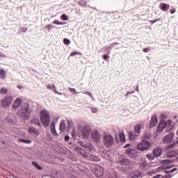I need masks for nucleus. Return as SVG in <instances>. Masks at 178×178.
<instances>
[{"label":"nucleus","instance_id":"nucleus-35","mask_svg":"<svg viewBox=\"0 0 178 178\" xmlns=\"http://www.w3.org/2000/svg\"><path fill=\"white\" fill-rule=\"evenodd\" d=\"M166 169H168L166 165H163L157 168V172H159L160 170H165Z\"/></svg>","mask_w":178,"mask_h":178},{"label":"nucleus","instance_id":"nucleus-54","mask_svg":"<svg viewBox=\"0 0 178 178\" xmlns=\"http://www.w3.org/2000/svg\"><path fill=\"white\" fill-rule=\"evenodd\" d=\"M102 58H103V59H104V60H106V59H108V58H109V55H108V54H104V55L102 56Z\"/></svg>","mask_w":178,"mask_h":178},{"label":"nucleus","instance_id":"nucleus-38","mask_svg":"<svg viewBox=\"0 0 178 178\" xmlns=\"http://www.w3.org/2000/svg\"><path fill=\"white\" fill-rule=\"evenodd\" d=\"M149 138H151V134L148 133V132H146L145 134H144V139L145 140H149Z\"/></svg>","mask_w":178,"mask_h":178},{"label":"nucleus","instance_id":"nucleus-25","mask_svg":"<svg viewBox=\"0 0 178 178\" xmlns=\"http://www.w3.org/2000/svg\"><path fill=\"white\" fill-rule=\"evenodd\" d=\"M90 159L91 161H92V162H99V161H101V159L99 158V156L93 154L90 156Z\"/></svg>","mask_w":178,"mask_h":178},{"label":"nucleus","instance_id":"nucleus-28","mask_svg":"<svg viewBox=\"0 0 178 178\" xmlns=\"http://www.w3.org/2000/svg\"><path fill=\"white\" fill-rule=\"evenodd\" d=\"M120 138L121 143H124V142L126 141V136L124 135V133H120Z\"/></svg>","mask_w":178,"mask_h":178},{"label":"nucleus","instance_id":"nucleus-37","mask_svg":"<svg viewBox=\"0 0 178 178\" xmlns=\"http://www.w3.org/2000/svg\"><path fill=\"white\" fill-rule=\"evenodd\" d=\"M54 27H55L54 25H52V24H48V25H47V26H46V30H47V31H51V30H52V29H53Z\"/></svg>","mask_w":178,"mask_h":178},{"label":"nucleus","instance_id":"nucleus-8","mask_svg":"<svg viewBox=\"0 0 178 178\" xmlns=\"http://www.w3.org/2000/svg\"><path fill=\"white\" fill-rule=\"evenodd\" d=\"M118 163H120V165L122 166H126L130 164V160L126 159L124 156H120L118 157Z\"/></svg>","mask_w":178,"mask_h":178},{"label":"nucleus","instance_id":"nucleus-58","mask_svg":"<svg viewBox=\"0 0 178 178\" xmlns=\"http://www.w3.org/2000/svg\"><path fill=\"white\" fill-rule=\"evenodd\" d=\"M85 94H86V95H89V97L92 98V94L90 92L86 91L85 92Z\"/></svg>","mask_w":178,"mask_h":178},{"label":"nucleus","instance_id":"nucleus-32","mask_svg":"<svg viewBox=\"0 0 178 178\" xmlns=\"http://www.w3.org/2000/svg\"><path fill=\"white\" fill-rule=\"evenodd\" d=\"M176 145H177V143H176V140H174L172 143H170L168 145L167 148L168 149L170 148H174V147H176Z\"/></svg>","mask_w":178,"mask_h":178},{"label":"nucleus","instance_id":"nucleus-19","mask_svg":"<svg viewBox=\"0 0 178 178\" xmlns=\"http://www.w3.org/2000/svg\"><path fill=\"white\" fill-rule=\"evenodd\" d=\"M176 162V160L174 159H164L160 161L161 165H169V163H173Z\"/></svg>","mask_w":178,"mask_h":178},{"label":"nucleus","instance_id":"nucleus-50","mask_svg":"<svg viewBox=\"0 0 178 178\" xmlns=\"http://www.w3.org/2000/svg\"><path fill=\"white\" fill-rule=\"evenodd\" d=\"M55 126H56L55 121H52L51 122L50 129H55Z\"/></svg>","mask_w":178,"mask_h":178},{"label":"nucleus","instance_id":"nucleus-26","mask_svg":"<svg viewBox=\"0 0 178 178\" xmlns=\"http://www.w3.org/2000/svg\"><path fill=\"white\" fill-rule=\"evenodd\" d=\"M60 131H65V130H66V124H65V120H62L60 122Z\"/></svg>","mask_w":178,"mask_h":178},{"label":"nucleus","instance_id":"nucleus-12","mask_svg":"<svg viewBox=\"0 0 178 178\" xmlns=\"http://www.w3.org/2000/svg\"><path fill=\"white\" fill-rule=\"evenodd\" d=\"M173 137H175V133L171 132L168 135L165 136L163 140L165 143H172V141L173 140Z\"/></svg>","mask_w":178,"mask_h":178},{"label":"nucleus","instance_id":"nucleus-64","mask_svg":"<svg viewBox=\"0 0 178 178\" xmlns=\"http://www.w3.org/2000/svg\"><path fill=\"white\" fill-rule=\"evenodd\" d=\"M161 177H162V175L159 174V175H156L154 176L152 178H161Z\"/></svg>","mask_w":178,"mask_h":178},{"label":"nucleus","instance_id":"nucleus-46","mask_svg":"<svg viewBox=\"0 0 178 178\" xmlns=\"http://www.w3.org/2000/svg\"><path fill=\"white\" fill-rule=\"evenodd\" d=\"M50 130H51V134H53V136H58V133L56 132V129H51Z\"/></svg>","mask_w":178,"mask_h":178},{"label":"nucleus","instance_id":"nucleus-4","mask_svg":"<svg viewBox=\"0 0 178 178\" xmlns=\"http://www.w3.org/2000/svg\"><path fill=\"white\" fill-rule=\"evenodd\" d=\"M151 147V142L144 139L141 143L137 145V149L138 151H147V149H149Z\"/></svg>","mask_w":178,"mask_h":178},{"label":"nucleus","instance_id":"nucleus-61","mask_svg":"<svg viewBox=\"0 0 178 178\" xmlns=\"http://www.w3.org/2000/svg\"><path fill=\"white\" fill-rule=\"evenodd\" d=\"M161 178H172V175H163Z\"/></svg>","mask_w":178,"mask_h":178},{"label":"nucleus","instance_id":"nucleus-42","mask_svg":"<svg viewBox=\"0 0 178 178\" xmlns=\"http://www.w3.org/2000/svg\"><path fill=\"white\" fill-rule=\"evenodd\" d=\"M112 47H104V49H106L107 54H111V51L112 50Z\"/></svg>","mask_w":178,"mask_h":178},{"label":"nucleus","instance_id":"nucleus-1","mask_svg":"<svg viewBox=\"0 0 178 178\" xmlns=\"http://www.w3.org/2000/svg\"><path fill=\"white\" fill-rule=\"evenodd\" d=\"M17 115L24 120H29L31 115V108H30V104L28 102L22 103L17 112Z\"/></svg>","mask_w":178,"mask_h":178},{"label":"nucleus","instance_id":"nucleus-63","mask_svg":"<svg viewBox=\"0 0 178 178\" xmlns=\"http://www.w3.org/2000/svg\"><path fill=\"white\" fill-rule=\"evenodd\" d=\"M170 13L171 15L176 13V9L173 8L172 10H170Z\"/></svg>","mask_w":178,"mask_h":178},{"label":"nucleus","instance_id":"nucleus-27","mask_svg":"<svg viewBox=\"0 0 178 178\" xmlns=\"http://www.w3.org/2000/svg\"><path fill=\"white\" fill-rule=\"evenodd\" d=\"M162 124H163V123L162 122V121H161L157 126V133H162V131H163V130L165 129H162Z\"/></svg>","mask_w":178,"mask_h":178},{"label":"nucleus","instance_id":"nucleus-3","mask_svg":"<svg viewBox=\"0 0 178 178\" xmlns=\"http://www.w3.org/2000/svg\"><path fill=\"white\" fill-rule=\"evenodd\" d=\"M103 143L106 148H111L115 145V139L111 135L107 134L104 136Z\"/></svg>","mask_w":178,"mask_h":178},{"label":"nucleus","instance_id":"nucleus-31","mask_svg":"<svg viewBox=\"0 0 178 178\" xmlns=\"http://www.w3.org/2000/svg\"><path fill=\"white\" fill-rule=\"evenodd\" d=\"M146 158L149 159V161H154L156 157H154L153 154H149L146 155Z\"/></svg>","mask_w":178,"mask_h":178},{"label":"nucleus","instance_id":"nucleus-59","mask_svg":"<svg viewBox=\"0 0 178 178\" xmlns=\"http://www.w3.org/2000/svg\"><path fill=\"white\" fill-rule=\"evenodd\" d=\"M172 130V127H165V131L169 132Z\"/></svg>","mask_w":178,"mask_h":178},{"label":"nucleus","instance_id":"nucleus-56","mask_svg":"<svg viewBox=\"0 0 178 178\" xmlns=\"http://www.w3.org/2000/svg\"><path fill=\"white\" fill-rule=\"evenodd\" d=\"M175 164H170L168 165H166L167 169H172V168H174Z\"/></svg>","mask_w":178,"mask_h":178},{"label":"nucleus","instance_id":"nucleus-55","mask_svg":"<svg viewBox=\"0 0 178 178\" xmlns=\"http://www.w3.org/2000/svg\"><path fill=\"white\" fill-rule=\"evenodd\" d=\"M72 124H73V122H70V120H68V122H67V129L72 127Z\"/></svg>","mask_w":178,"mask_h":178},{"label":"nucleus","instance_id":"nucleus-47","mask_svg":"<svg viewBox=\"0 0 178 178\" xmlns=\"http://www.w3.org/2000/svg\"><path fill=\"white\" fill-rule=\"evenodd\" d=\"M134 92H136L135 90L128 91L126 93L125 97H129V95H131V94H134Z\"/></svg>","mask_w":178,"mask_h":178},{"label":"nucleus","instance_id":"nucleus-13","mask_svg":"<svg viewBox=\"0 0 178 178\" xmlns=\"http://www.w3.org/2000/svg\"><path fill=\"white\" fill-rule=\"evenodd\" d=\"M178 155V149H172L166 154L167 158L171 159L172 158H176Z\"/></svg>","mask_w":178,"mask_h":178},{"label":"nucleus","instance_id":"nucleus-45","mask_svg":"<svg viewBox=\"0 0 178 178\" xmlns=\"http://www.w3.org/2000/svg\"><path fill=\"white\" fill-rule=\"evenodd\" d=\"M89 108L91 110L92 113H97L98 112V108Z\"/></svg>","mask_w":178,"mask_h":178},{"label":"nucleus","instance_id":"nucleus-15","mask_svg":"<svg viewBox=\"0 0 178 178\" xmlns=\"http://www.w3.org/2000/svg\"><path fill=\"white\" fill-rule=\"evenodd\" d=\"M152 154L154 158H159V156L162 155V148L156 147V148L154 149Z\"/></svg>","mask_w":178,"mask_h":178},{"label":"nucleus","instance_id":"nucleus-41","mask_svg":"<svg viewBox=\"0 0 178 178\" xmlns=\"http://www.w3.org/2000/svg\"><path fill=\"white\" fill-rule=\"evenodd\" d=\"M61 19L66 21V20H69V17H67V15H66V14H63L61 15Z\"/></svg>","mask_w":178,"mask_h":178},{"label":"nucleus","instance_id":"nucleus-44","mask_svg":"<svg viewBox=\"0 0 178 178\" xmlns=\"http://www.w3.org/2000/svg\"><path fill=\"white\" fill-rule=\"evenodd\" d=\"M129 138H130V140H134V134L133 133V131L129 132Z\"/></svg>","mask_w":178,"mask_h":178},{"label":"nucleus","instance_id":"nucleus-40","mask_svg":"<svg viewBox=\"0 0 178 178\" xmlns=\"http://www.w3.org/2000/svg\"><path fill=\"white\" fill-rule=\"evenodd\" d=\"M63 43L65 44V45H70V40L67 38H64Z\"/></svg>","mask_w":178,"mask_h":178},{"label":"nucleus","instance_id":"nucleus-16","mask_svg":"<svg viewBox=\"0 0 178 178\" xmlns=\"http://www.w3.org/2000/svg\"><path fill=\"white\" fill-rule=\"evenodd\" d=\"M143 175V172L140 170H134L130 173L131 178H138Z\"/></svg>","mask_w":178,"mask_h":178},{"label":"nucleus","instance_id":"nucleus-9","mask_svg":"<svg viewBox=\"0 0 178 178\" xmlns=\"http://www.w3.org/2000/svg\"><path fill=\"white\" fill-rule=\"evenodd\" d=\"M74 151L79 155L83 156V158H88V152H86V150L81 149L80 147H75Z\"/></svg>","mask_w":178,"mask_h":178},{"label":"nucleus","instance_id":"nucleus-51","mask_svg":"<svg viewBox=\"0 0 178 178\" xmlns=\"http://www.w3.org/2000/svg\"><path fill=\"white\" fill-rule=\"evenodd\" d=\"M149 51H151V48H149V47L144 48L143 49V51L145 52V53L149 52Z\"/></svg>","mask_w":178,"mask_h":178},{"label":"nucleus","instance_id":"nucleus-20","mask_svg":"<svg viewBox=\"0 0 178 178\" xmlns=\"http://www.w3.org/2000/svg\"><path fill=\"white\" fill-rule=\"evenodd\" d=\"M29 133H30V134H35V136H40V132L38 131V129L33 127L29 129Z\"/></svg>","mask_w":178,"mask_h":178},{"label":"nucleus","instance_id":"nucleus-17","mask_svg":"<svg viewBox=\"0 0 178 178\" xmlns=\"http://www.w3.org/2000/svg\"><path fill=\"white\" fill-rule=\"evenodd\" d=\"M169 8H170V5L165 3H161L159 4V8L161 10H163V12H168L169 10Z\"/></svg>","mask_w":178,"mask_h":178},{"label":"nucleus","instance_id":"nucleus-22","mask_svg":"<svg viewBox=\"0 0 178 178\" xmlns=\"http://www.w3.org/2000/svg\"><path fill=\"white\" fill-rule=\"evenodd\" d=\"M163 122L162 129H166V127H171L172 126V120H168L167 122L161 121Z\"/></svg>","mask_w":178,"mask_h":178},{"label":"nucleus","instance_id":"nucleus-18","mask_svg":"<svg viewBox=\"0 0 178 178\" xmlns=\"http://www.w3.org/2000/svg\"><path fill=\"white\" fill-rule=\"evenodd\" d=\"M47 88L48 90H51L52 91H54L56 94H58V95H62V92H58L56 91V88L55 87V84H52L51 86L50 84L46 85Z\"/></svg>","mask_w":178,"mask_h":178},{"label":"nucleus","instance_id":"nucleus-30","mask_svg":"<svg viewBox=\"0 0 178 178\" xmlns=\"http://www.w3.org/2000/svg\"><path fill=\"white\" fill-rule=\"evenodd\" d=\"M19 143H23L24 144H31V140H26L23 138L19 139Z\"/></svg>","mask_w":178,"mask_h":178},{"label":"nucleus","instance_id":"nucleus-2","mask_svg":"<svg viewBox=\"0 0 178 178\" xmlns=\"http://www.w3.org/2000/svg\"><path fill=\"white\" fill-rule=\"evenodd\" d=\"M40 122L43 125V127H49L51 123V118L49 117V113L47 110L40 111Z\"/></svg>","mask_w":178,"mask_h":178},{"label":"nucleus","instance_id":"nucleus-62","mask_svg":"<svg viewBox=\"0 0 178 178\" xmlns=\"http://www.w3.org/2000/svg\"><path fill=\"white\" fill-rule=\"evenodd\" d=\"M70 140V136L65 135V141H69Z\"/></svg>","mask_w":178,"mask_h":178},{"label":"nucleus","instance_id":"nucleus-21","mask_svg":"<svg viewBox=\"0 0 178 178\" xmlns=\"http://www.w3.org/2000/svg\"><path fill=\"white\" fill-rule=\"evenodd\" d=\"M32 124H35V126H38V127H41V122H40V119L38 118H33L31 121Z\"/></svg>","mask_w":178,"mask_h":178},{"label":"nucleus","instance_id":"nucleus-34","mask_svg":"<svg viewBox=\"0 0 178 178\" xmlns=\"http://www.w3.org/2000/svg\"><path fill=\"white\" fill-rule=\"evenodd\" d=\"M83 148H85L86 151H91V145L90 143H86Z\"/></svg>","mask_w":178,"mask_h":178},{"label":"nucleus","instance_id":"nucleus-39","mask_svg":"<svg viewBox=\"0 0 178 178\" xmlns=\"http://www.w3.org/2000/svg\"><path fill=\"white\" fill-rule=\"evenodd\" d=\"M87 4V1L86 0H80L79 1V5H81V6H86Z\"/></svg>","mask_w":178,"mask_h":178},{"label":"nucleus","instance_id":"nucleus-60","mask_svg":"<svg viewBox=\"0 0 178 178\" xmlns=\"http://www.w3.org/2000/svg\"><path fill=\"white\" fill-rule=\"evenodd\" d=\"M159 20H161V18H159L156 20H152L150 22H151L152 24H154V23H156V22H159Z\"/></svg>","mask_w":178,"mask_h":178},{"label":"nucleus","instance_id":"nucleus-29","mask_svg":"<svg viewBox=\"0 0 178 178\" xmlns=\"http://www.w3.org/2000/svg\"><path fill=\"white\" fill-rule=\"evenodd\" d=\"M0 78L3 79H6V72H5V70H0Z\"/></svg>","mask_w":178,"mask_h":178},{"label":"nucleus","instance_id":"nucleus-24","mask_svg":"<svg viewBox=\"0 0 178 178\" xmlns=\"http://www.w3.org/2000/svg\"><path fill=\"white\" fill-rule=\"evenodd\" d=\"M32 165L34 166L35 169H38V170H42L43 169L42 166L40 165V164H38V163H37L36 161H33Z\"/></svg>","mask_w":178,"mask_h":178},{"label":"nucleus","instance_id":"nucleus-5","mask_svg":"<svg viewBox=\"0 0 178 178\" xmlns=\"http://www.w3.org/2000/svg\"><path fill=\"white\" fill-rule=\"evenodd\" d=\"M91 138L92 141L96 143V144H99V143L101 142V134H99V131L97 129H94L91 132Z\"/></svg>","mask_w":178,"mask_h":178},{"label":"nucleus","instance_id":"nucleus-6","mask_svg":"<svg viewBox=\"0 0 178 178\" xmlns=\"http://www.w3.org/2000/svg\"><path fill=\"white\" fill-rule=\"evenodd\" d=\"M13 101V98H12V97H10V96L6 97L1 101L2 108H6V107L9 106V105H10V104H12Z\"/></svg>","mask_w":178,"mask_h":178},{"label":"nucleus","instance_id":"nucleus-36","mask_svg":"<svg viewBox=\"0 0 178 178\" xmlns=\"http://www.w3.org/2000/svg\"><path fill=\"white\" fill-rule=\"evenodd\" d=\"M0 94L2 95H5V94H8V89L2 88L0 91Z\"/></svg>","mask_w":178,"mask_h":178},{"label":"nucleus","instance_id":"nucleus-52","mask_svg":"<svg viewBox=\"0 0 178 178\" xmlns=\"http://www.w3.org/2000/svg\"><path fill=\"white\" fill-rule=\"evenodd\" d=\"M69 90L70 91V92H72V94H76V89L73 88H69Z\"/></svg>","mask_w":178,"mask_h":178},{"label":"nucleus","instance_id":"nucleus-11","mask_svg":"<svg viewBox=\"0 0 178 178\" xmlns=\"http://www.w3.org/2000/svg\"><path fill=\"white\" fill-rule=\"evenodd\" d=\"M90 133H91V131L90 130V127L85 126L82 129V136L83 138H88V137H90Z\"/></svg>","mask_w":178,"mask_h":178},{"label":"nucleus","instance_id":"nucleus-48","mask_svg":"<svg viewBox=\"0 0 178 178\" xmlns=\"http://www.w3.org/2000/svg\"><path fill=\"white\" fill-rule=\"evenodd\" d=\"M53 175L55 178H59V173L58 171H55L54 172H53Z\"/></svg>","mask_w":178,"mask_h":178},{"label":"nucleus","instance_id":"nucleus-33","mask_svg":"<svg viewBox=\"0 0 178 178\" xmlns=\"http://www.w3.org/2000/svg\"><path fill=\"white\" fill-rule=\"evenodd\" d=\"M137 154H138L137 152H136V150H134V152L131 153L128 156H129L130 158L135 159V158H137Z\"/></svg>","mask_w":178,"mask_h":178},{"label":"nucleus","instance_id":"nucleus-49","mask_svg":"<svg viewBox=\"0 0 178 178\" xmlns=\"http://www.w3.org/2000/svg\"><path fill=\"white\" fill-rule=\"evenodd\" d=\"M74 55H81V53H79L77 51H73L71 53L70 56H74Z\"/></svg>","mask_w":178,"mask_h":178},{"label":"nucleus","instance_id":"nucleus-10","mask_svg":"<svg viewBox=\"0 0 178 178\" xmlns=\"http://www.w3.org/2000/svg\"><path fill=\"white\" fill-rule=\"evenodd\" d=\"M158 124V117L155 115H152L151 121L149 124V129H154Z\"/></svg>","mask_w":178,"mask_h":178},{"label":"nucleus","instance_id":"nucleus-43","mask_svg":"<svg viewBox=\"0 0 178 178\" xmlns=\"http://www.w3.org/2000/svg\"><path fill=\"white\" fill-rule=\"evenodd\" d=\"M134 151V149H133L131 148L127 149L126 150V154H128V156H129Z\"/></svg>","mask_w":178,"mask_h":178},{"label":"nucleus","instance_id":"nucleus-23","mask_svg":"<svg viewBox=\"0 0 178 178\" xmlns=\"http://www.w3.org/2000/svg\"><path fill=\"white\" fill-rule=\"evenodd\" d=\"M141 129H144V125L141 124H138L135 126L134 131H136V133H138V134H140V133H141V131H140L141 130Z\"/></svg>","mask_w":178,"mask_h":178},{"label":"nucleus","instance_id":"nucleus-14","mask_svg":"<svg viewBox=\"0 0 178 178\" xmlns=\"http://www.w3.org/2000/svg\"><path fill=\"white\" fill-rule=\"evenodd\" d=\"M22 105H23V99L17 98L13 104V109H17L19 106H22Z\"/></svg>","mask_w":178,"mask_h":178},{"label":"nucleus","instance_id":"nucleus-7","mask_svg":"<svg viewBox=\"0 0 178 178\" xmlns=\"http://www.w3.org/2000/svg\"><path fill=\"white\" fill-rule=\"evenodd\" d=\"M93 173L97 177H102L104 175V169L99 165H97L93 168Z\"/></svg>","mask_w":178,"mask_h":178},{"label":"nucleus","instance_id":"nucleus-53","mask_svg":"<svg viewBox=\"0 0 178 178\" xmlns=\"http://www.w3.org/2000/svg\"><path fill=\"white\" fill-rule=\"evenodd\" d=\"M79 145H81V147H83L87 144V143L86 142H83V141H79Z\"/></svg>","mask_w":178,"mask_h":178},{"label":"nucleus","instance_id":"nucleus-57","mask_svg":"<svg viewBox=\"0 0 178 178\" xmlns=\"http://www.w3.org/2000/svg\"><path fill=\"white\" fill-rule=\"evenodd\" d=\"M60 24V22L56 19L53 22V24H57L58 26H59Z\"/></svg>","mask_w":178,"mask_h":178}]
</instances>
